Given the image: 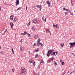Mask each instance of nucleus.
Instances as JSON below:
<instances>
[{
	"mask_svg": "<svg viewBox=\"0 0 75 75\" xmlns=\"http://www.w3.org/2000/svg\"><path fill=\"white\" fill-rule=\"evenodd\" d=\"M33 60H32L31 59H30L29 60V62H30V64H31V63L33 62Z\"/></svg>",
	"mask_w": 75,
	"mask_h": 75,
	"instance_id": "obj_20",
	"label": "nucleus"
},
{
	"mask_svg": "<svg viewBox=\"0 0 75 75\" xmlns=\"http://www.w3.org/2000/svg\"><path fill=\"white\" fill-rule=\"evenodd\" d=\"M7 31V29H6V30L5 31V32H6Z\"/></svg>",
	"mask_w": 75,
	"mask_h": 75,
	"instance_id": "obj_46",
	"label": "nucleus"
},
{
	"mask_svg": "<svg viewBox=\"0 0 75 75\" xmlns=\"http://www.w3.org/2000/svg\"><path fill=\"white\" fill-rule=\"evenodd\" d=\"M56 55H58V52H56Z\"/></svg>",
	"mask_w": 75,
	"mask_h": 75,
	"instance_id": "obj_44",
	"label": "nucleus"
},
{
	"mask_svg": "<svg viewBox=\"0 0 75 75\" xmlns=\"http://www.w3.org/2000/svg\"><path fill=\"white\" fill-rule=\"evenodd\" d=\"M71 3H72V1H71Z\"/></svg>",
	"mask_w": 75,
	"mask_h": 75,
	"instance_id": "obj_58",
	"label": "nucleus"
},
{
	"mask_svg": "<svg viewBox=\"0 0 75 75\" xmlns=\"http://www.w3.org/2000/svg\"><path fill=\"white\" fill-rule=\"evenodd\" d=\"M57 26H58V24H57L56 25H55V24H53V27H55L56 28H57Z\"/></svg>",
	"mask_w": 75,
	"mask_h": 75,
	"instance_id": "obj_18",
	"label": "nucleus"
},
{
	"mask_svg": "<svg viewBox=\"0 0 75 75\" xmlns=\"http://www.w3.org/2000/svg\"><path fill=\"white\" fill-rule=\"evenodd\" d=\"M26 44H28V42H26Z\"/></svg>",
	"mask_w": 75,
	"mask_h": 75,
	"instance_id": "obj_55",
	"label": "nucleus"
},
{
	"mask_svg": "<svg viewBox=\"0 0 75 75\" xmlns=\"http://www.w3.org/2000/svg\"><path fill=\"white\" fill-rule=\"evenodd\" d=\"M71 1H72V0H71Z\"/></svg>",
	"mask_w": 75,
	"mask_h": 75,
	"instance_id": "obj_61",
	"label": "nucleus"
},
{
	"mask_svg": "<svg viewBox=\"0 0 75 75\" xmlns=\"http://www.w3.org/2000/svg\"><path fill=\"white\" fill-rule=\"evenodd\" d=\"M37 7L38 8H39L40 10H41V6L37 5L36 6V7Z\"/></svg>",
	"mask_w": 75,
	"mask_h": 75,
	"instance_id": "obj_12",
	"label": "nucleus"
},
{
	"mask_svg": "<svg viewBox=\"0 0 75 75\" xmlns=\"http://www.w3.org/2000/svg\"><path fill=\"white\" fill-rule=\"evenodd\" d=\"M54 63L55 65H57V62H56L55 61H54Z\"/></svg>",
	"mask_w": 75,
	"mask_h": 75,
	"instance_id": "obj_23",
	"label": "nucleus"
},
{
	"mask_svg": "<svg viewBox=\"0 0 75 75\" xmlns=\"http://www.w3.org/2000/svg\"><path fill=\"white\" fill-rule=\"evenodd\" d=\"M6 50H8L9 49L7 47L6 48Z\"/></svg>",
	"mask_w": 75,
	"mask_h": 75,
	"instance_id": "obj_45",
	"label": "nucleus"
},
{
	"mask_svg": "<svg viewBox=\"0 0 75 75\" xmlns=\"http://www.w3.org/2000/svg\"><path fill=\"white\" fill-rule=\"evenodd\" d=\"M11 49H12V50H11L13 54H14V50H13V49L12 47H11Z\"/></svg>",
	"mask_w": 75,
	"mask_h": 75,
	"instance_id": "obj_22",
	"label": "nucleus"
},
{
	"mask_svg": "<svg viewBox=\"0 0 75 75\" xmlns=\"http://www.w3.org/2000/svg\"><path fill=\"white\" fill-rule=\"evenodd\" d=\"M4 4L5 5H6V4Z\"/></svg>",
	"mask_w": 75,
	"mask_h": 75,
	"instance_id": "obj_59",
	"label": "nucleus"
},
{
	"mask_svg": "<svg viewBox=\"0 0 75 75\" xmlns=\"http://www.w3.org/2000/svg\"><path fill=\"white\" fill-rule=\"evenodd\" d=\"M33 64L34 66H35V62H33Z\"/></svg>",
	"mask_w": 75,
	"mask_h": 75,
	"instance_id": "obj_25",
	"label": "nucleus"
},
{
	"mask_svg": "<svg viewBox=\"0 0 75 75\" xmlns=\"http://www.w3.org/2000/svg\"><path fill=\"white\" fill-rule=\"evenodd\" d=\"M62 61H61V60H60V62H61Z\"/></svg>",
	"mask_w": 75,
	"mask_h": 75,
	"instance_id": "obj_54",
	"label": "nucleus"
},
{
	"mask_svg": "<svg viewBox=\"0 0 75 75\" xmlns=\"http://www.w3.org/2000/svg\"><path fill=\"white\" fill-rule=\"evenodd\" d=\"M0 52V53H3V52Z\"/></svg>",
	"mask_w": 75,
	"mask_h": 75,
	"instance_id": "obj_47",
	"label": "nucleus"
},
{
	"mask_svg": "<svg viewBox=\"0 0 75 75\" xmlns=\"http://www.w3.org/2000/svg\"><path fill=\"white\" fill-rule=\"evenodd\" d=\"M41 75H44V73H42Z\"/></svg>",
	"mask_w": 75,
	"mask_h": 75,
	"instance_id": "obj_48",
	"label": "nucleus"
},
{
	"mask_svg": "<svg viewBox=\"0 0 75 75\" xmlns=\"http://www.w3.org/2000/svg\"><path fill=\"white\" fill-rule=\"evenodd\" d=\"M69 71L68 72H67V74H68V73H69Z\"/></svg>",
	"mask_w": 75,
	"mask_h": 75,
	"instance_id": "obj_51",
	"label": "nucleus"
},
{
	"mask_svg": "<svg viewBox=\"0 0 75 75\" xmlns=\"http://www.w3.org/2000/svg\"><path fill=\"white\" fill-rule=\"evenodd\" d=\"M53 59H54V58L53 57L49 59V61H52V60H53Z\"/></svg>",
	"mask_w": 75,
	"mask_h": 75,
	"instance_id": "obj_21",
	"label": "nucleus"
},
{
	"mask_svg": "<svg viewBox=\"0 0 75 75\" xmlns=\"http://www.w3.org/2000/svg\"><path fill=\"white\" fill-rule=\"evenodd\" d=\"M16 1L17 0H16Z\"/></svg>",
	"mask_w": 75,
	"mask_h": 75,
	"instance_id": "obj_63",
	"label": "nucleus"
},
{
	"mask_svg": "<svg viewBox=\"0 0 75 75\" xmlns=\"http://www.w3.org/2000/svg\"><path fill=\"white\" fill-rule=\"evenodd\" d=\"M66 10V9L65 8H63V10L65 11L66 10Z\"/></svg>",
	"mask_w": 75,
	"mask_h": 75,
	"instance_id": "obj_37",
	"label": "nucleus"
},
{
	"mask_svg": "<svg viewBox=\"0 0 75 75\" xmlns=\"http://www.w3.org/2000/svg\"><path fill=\"white\" fill-rule=\"evenodd\" d=\"M53 54H54V55H55V52H54L53 53Z\"/></svg>",
	"mask_w": 75,
	"mask_h": 75,
	"instance_id": "obj_43",
	"label": "nucleus"
},
{
	"mask_svg": "<svg viewBox=\"0 0 75 75\" xmlns=\"http://www.w3.org/2000/svg\"><path fill=\"white\" fill-rule=\"evenodd\" d=\"M12 71H13V72H14V69H12Z\"/></svg>",
	"mask_w": 75,
	"mask_h": 75,
	"instance_id": "obj_41",
	"label": "nucleus"
},
{
	"mask_svg": "<svg viewBox=\"0 0 75 75\" xmlns=\"http://www.w3.org/2000/svg\"><path fill=\"white\" fill-rule=\"evenodd\" d=\"M50 33V35H51V32L50 31V30L49 29H47L46 30V33Z\"/></svg>",
	"mask_w": 75,
	"mask_h": 75,
	"instance_id": "obj_11",
	"label": "nucleus"
},
{
	"mask_svg": "<svg viewBox=\"0 0 75 75\" xmlns=\"http://www.w3.org/2000/svg\"><path fill=\"white\" fill-rule=\"evenodd\" d=\"M26 34H27L28 35V37H30V34L28 33L27 32H26Z\"/></svg>",
	"mask_w": 75,
	"mask_h": 75,
	"instance_id": "obj_28",
	"label": "nucleus"
},
{
	"mask_svg": "<svg viewBox=\"0 0 75 75\" xmlns=\"http://www.w3.org/2000/svg\"><path fill=\"white\" fill-rule=\"evenodd\" d=\"M66 73V71H65L64 72V73L62 74V75H65V74Z\"/></svg>",
	"mask_w": 75,
	"mask_h": 75,
	"instance_id": "obj_33",
	"label": "nucleus"
},
{
	"mask_svg": "<svg viewBox=\"0 0 75 75\" xmlns=\"http://www.w3.org/2000/svg\"><path fill=\"white\" fill-rule=\"evenodd\" d=\"M69 44L71 46H70V48H73L74 46H75V42H74L73 43L70 42L69 43Z\"/></svg>",
	"mask_w": 75,
	"mask_h": 75,
	"instance_id": "obj_3",
	"label": "nucleus"
},
{
	"mask_svg": "<svg viewBox=\"0 0 75 75\" xmlns=\"http://www.w3.org/2000/svg\"><path fill=\"white\" fill-rule=\"evenodd\" d=\"M30 22H29L27 26L28 27H29V26H30Z\"/></svg>",
	"mask_w": 75,
	"mask_h": 75,
	"instance_id": "obj_29",
	"label": "nucleus"
},
{
	"mask_svg": "<svg viewBox=\"0 0 75 75\" xmlns=\"http://www.w3.org/2000/svg\"><path fill=\"white\" fill-rule=\"evenodd\" d=\"M70 14H71V16H73V13L71 12L70 13Z\"/></svg>",
	"mask_w": 75,
	"mask_h": 75,
	"instance_id": "obj_40",
	"label": "nucleus"
},
{
	"mask_svg": "<svg viewBox=\"0 0 75 75\" xmlns=\"http://www.w3.org/2000/svg\"><path fill=\"white\" fill-rule=\"evenodd\" d=\"M65 10L66 11H68L69 9H66Z\"/></svg>",
	"mask_w": 75,
	"mask_h": 75,
	"instance_id": "obj_36",
	"label": "nucleus"
},
{
	"mask_svg": "<svg viewBox=\"0 0 75 75\" xmlns=\"http://www.w3.org/2000/svg\"><path fill=\"white\" fill-rule=\"evenodd\" d=\"M41 63H42V64H44V61H43V60H41Z\"/></svg>",
	"mask_w": 75,
	"mask_h": 75,
	"instance_id": "obj_32",
	"label": "nucleus"
},
{
	"mask_svg": "<svg viewBox=\"0 0 75 75\" xmlns=\"http://www.w3.org/2000/svg\"><path fill=\"white\" fill-rule=\"evenodd\" d=\"M1 46H0V49H1Z\"/></svg>",
	"mask_w": 75,
	"mask_h": 75,
	"instance_id": "obj_53",
	"label": "nucleus"
},
{
	"mask_svg": "<svg viewBox=\"0 0 75 75\" xmlns=\"http://www.w3.org/2000/svg\"><path fill=\"white\" fill-rule=\"evenodd\" d=\"M54 51V50H51L49 51H48V53H47V56L48 57H49V56L50 55V54H51V53H52V52H53Z\"/></svg>",
	"mask_w": 75,
	"mask_h": 75,
	"instance_id": "obj_2",
	"label": "nucleus"
},
{
	"mask_svg": "<svg viewBox=\"0 0 75 75\" xmlns=\"http://www.w3.org/2000/svg\"><path fill=\"white\" fill-rule=\"evenodd\" d=\"M43 18H44V16H43L42 17V20H43V21H46V19H47V18H45L44 19H43Z\"/></svg>",
	"mask_w": 75,
	"mask_h": 75,
	"instance_id": "obj_19",
	"label": "nucleus"
},
{
	"mask_svg": "<svg viewBox=\"0 0 75 75\" xmlns=\"http://www.w3.org/2000/svg\"><path fill=\"white\" fill-rule=\"evenodd\" d=\"M72 72H71L70 75H71V74H72Z\"/></svg>",
	"mask_w": 75,
	"mask_h": 75,
	"instance_id": "obj_50",
	"label": "nucleus"
},
{
	"mask_svg": "<svg viewBox=\"0 0 75 75\" xmlns=\"http://www.w3.org/2000/svg\"><path fill=\"white\" fill-rule=\"evenodd\" d=\"M68 12H65V15H67V14H68Z\"/></svg>",
	"mask_w": 75,
	"mask_h": 75,
	"instance_id": "obj_34",
	"label": "nucleus"
},
{
	"mask_svg": "<svg viewBox=\"0 0 75 75\" xmlns=\"http://www.w3.org/2000/svg\"><path fill=\"white\" fill-rule=\"evenodd\" d=\"M13 21H18V18H14Z\"/></svg>",
	"mask_w": 75,
	"mask_h": 75,
	"instance_id": "obj_14",
	"label": "nucleus"
},
{
	"mask_svg": "<svg viewBox=\"0 0 75 75\" xmlns=\"http://www.w3.org/2000/svg\"><path fill=\"white\" fill-rule=\"evenodd\" d=\"M69 11V13H71V11L69 10V11Z\"/></svg>",
	"mask_w": 75,
	"mask_h": 75,
	"instance_id": "obj_38",
	"label": "nucleus"
},
{
	"mask_svg": "<svg viewBox=\"0 0 75 75\" xmlns=\"http://www.w3.org/2000/svg\"><path fill=\"white\" fill-rule=\"evenodd\" d=\"M35 45H36V46H37V43H35L33 45V47H35Z\"/></svg>",
	"mask_w": 75,
	"mask_h": 75,
	"instance_id": "obj_26",
	"label": "nucleus"
},
{
	"mask_svg": "<svg viewBox=\"0 0 75 75\" xmlns=\"http://www.w3.org/2000/svg\"><path fill=\"white\" fill-rule=\"evenodd\" d=\"M33 22L34 24H36V23H37V22H38V20L37 19H33Z\"/></svg>",
	"mask_w": 75,
	"mask_h": 75,
	"instance_id": "obj_5",
	"label": "nucleus"
},
{
	"mask_svg": "<svg viewBox=\"0 0 75 75\" xmlns=\"http://www.w3.org/2000/svg\"><path fill=\"white\" fill-rule=\"evenodd\" d=\"M13 15H11L10 16V20H13Z\"/></svg>",
	"mask_w": 75,
	"mask_h": 75,
	"instance_id": "obj_10",
	"label": "nucleus"
},
{
	"mask_svg": "<svg viewBox=\"0 0 75 75\" xmlns=\"http://www.w3.org/2000/svg\"><path fill=\"white\" fill-rule=\"evenodd\" d=\"M26 10H27V6H26Z\"/></svg>",
	"mask_w": 75,
	"mask_h": 75,
	"instance_id": "obj_42",
	"label": "nucleus"
},
{
	"mask_svg": "<svg viewBox=\"0 0 75 75\" xmlns=\"http://www.w3.org/2000/svg\"><path fill=\"white\" fill-rule=\"evenodd\" d=\"M22 41H23V40L22 39H21V40H20V41L21 42H22Z\"/></svg>",
	"mask_w": 75,
	"mask_h": 75,
	"instance_id": "obj_39",
	"label": "nucleus"
},
{
	"mask_svg": "<svg viewBox=\"0 0 75 75\" xmlns=\"http://www.w3.org/2000/svg\"><path fill=\"white\" fill-rule=\"evenodd\" d=\"M64 62H62V65H64Z\"/></svg>",
	"mask_w": 75,
	"mask_h": 75,
	"instance_id": "obj_31",
	"label": "nucleus"
},
{
	"mask_svg": "<svg viewBox=\"0 0 75 75\" xmlns=\"http://www.w3.org/2000/svg\"><path fill=\"white\" fill-rule=\"evenodd\" d=\"M21 71H23V72H26V70L25 69L24 67H21Z\"/></svg>",
	"mask_w": 75,
	"mask_h": 75,
	"instance_id": "obj_7",
	"label": "nucleus"
},
{
	"mask_svg": "<svg viewBox=\"0 0 75 75\" xmlns=\"http://www.w3.org/2000/svg\"><path fill=\"white\" fill-rule=\"evenodd\" d=\"M38 54H36L35 56V58H37V57H38Z\"/></svg>",
	"mask_w": 75,
	"mask_h": 75,
	"instance_id": "obj_30",
	"label": "nucleus"
},
{
	"mask_svg": "<svg viewBox=\"0 0 75 75\" xmlns=\"http://www.w3.org/2000/svg\"><path fill=\"white\" fill-rule=\"evenodd\" d=\"M60 45H61V47H64V43L61 44Z\"/></svg>",
	"mask_w": 75,
	"mask_h": 75,
	"instance_id": "obj_27",
	"label": "nucleus"
},
{
	"mask_svg": "<svg viewBox=\"0 0 75 75\" xmlns=\"http://www.w3.org/2000/svg\"><path fill=\"white\" fill-rule=\"evenodd\" d=\"M74 56L75 57V54H74Z\"/></svg>",
	"mask_w": 75,
	"mask_h": 75,
	"instance_id": "obj_57",
	"label": "nucleus"
},
{
	"mask_svg": "<svg viewBox=\"0 0 75 75\" xmlns=\"http://www.w3.org/2000/svg\"><path fill=\"white\" fill-rule=\"evenodd\" d=\"M39 50L40 49L39 48H37L35 50V52H38Z\"/></svg>",
	"mask_w": 75,
	"mask_h": 75,
	"instance_id": "obj_16",
	"label": "nucleus"
},
{
	"mask_svg": "<svg viewBox=\"0 0 75 75\" xmlns=\"http://www.w3.org/2000/svg\"><path fill=\"white\" fill-rule=\"evenodd\" d=\"M46 3L47 4H48L49 7H50L51 2H50V1H47L46 2Z\"/></svg>",
	"mask_w": 75,
	"mask_h": 75,
	"instance_id": "obj_8",
	"label": "nucleus"
},
{
	"mask_svg": "<svg viewBox=\"0 0 75 75\" xmlns=\"http://www.w3.org/2000/svg\"><path fill=\"white\" fill-rule=\"evenodd\" d=\"M41 41V39L40 38H38V40L37 42V46L40 45V47H42V43L40 42Z\"/></svg>",
	"mask_w": 75,
	"mask_h": 75,
	"instance_id": "obj_1",
	"label": "nucleus"
},
{
	"mask_svg": "<svg viewBox=\"0 0 75 75\" xmlns=\"http://www.w3.org/2000/svg\"><path fill=\"white\" fill-rule=\"evenodd\" d=\"M9 25L11 26V28L12 29L13 26H14V24L12 22H10L9 23Z\"/></svg>",
	"mask_w": 75,
	"mask_h": 75,
	"instance_id": "obj_6",
	"label": "nucleus"
},
{
	"mask_svg": "<svg viewBox=\"0 0 75 75\" xmlns=\"http://www.w3.org/2000/svg\"><path fill=\"white\" fill-rule=\"evenodd\" d=\"M52 55H53V53L51 54V56Z\"/></svg>",
	"mask_w": 75,
	"mask_h": 75,
	"instance_id": "obj_49",
	"label": "nucleus"
},
{
	"mask_svg": "<svg viewBox=\"0 0 75 75\" xmlns=\"http://www.w3.org/2000/svg\"><path fill=\"white\" fill-rule=\"evenodd\" d=\"M0 10H1V8L0 7Z\"/></svg>",
	"mask_w": 75,
	"mask_h": 75,
	"instance_id": "obj_56",
	"label": "nucleus"
},
{
	"mask_svg": "<svg viewBox=\"0 0 75 75\" xmlns=\"http://www.w3.org/2000/svg\"><path fill=\"white\" fill-rule=\"evenodd\" d=\"M4 75H6V74H5Z\"/></svg>",
	"mask_w": 75,
	"mask_h": 75,
	"instance_id": "obj_62",
	"label": "nucleus"
},
{
	"mask_svg": "<svg viewBox=\"0 0 75 75\" xmlns=\"http://www.w3.org/2000/svg\"><path fill=\"white\" fill-rule=\"evenodd\" d=\"M26 32H24L23 33H22L21 34V35H26Z\"/></svg>",
	"mask_w": 75,
	"mask_h": 75,
	"instance_id": "obj_17",
	"label": "nucleus"
},
{
	"mask_svg": "<svg viewBox=\"0 0 75 75\" xmlns=\"http://www.w3.org/2000/svg\"><path fill=\"white\" fill-rule=\"evenodd\" d=\"M35 75H37V73H36V74H35Z\"/></svg>",
	"mask_w": 75,
	"mask_h": 75,
	"instance_id": "obj_52",
	"label": "nucleus"
},
{
	"mask_svg": "<svg viewBox=\"0 0 75 75\" xmlns=\"http://www.w3.org/2000/svg\"><path fill=\"white\" fill-rule=\"evenodd\" d=\"M19 4V0H17L16 1V6H17Z\"/></svg>",
	"mask_w": 75,
	"mask_h": 75,
	"instance_id": "obj_15",
	"label": "nucleus"
},
{
	"mask_svg": "<svg viewBox=\"0 0 75 75\" xmlns=\"http://www.w3.org/2000/svg\"><path fill=\"white\" fill-rule=\"evenodd\" d=\"M33 38L35 40H37V38H39L38 35V34L35 35H34Z\"/></svg>",
	"mask_w": 75,
	"mask_h": 75,
	"instance_id": "obj_4",
	"label": "nucleus"
},
{
	"mask_svg": "<svg viewBox=\"0 0 75 75\" xmlns=\"http://www.w3.org/2000/svg\"><path fill=\"white\" fill-rule=\"evenodd\" d=\"M20 7L18 8V9H17V10H19L20 9Z\"/></svg>",
	"mask_w": 75,
	"mask_h": 75,
	"instance_id": "obj_35",
	"label": "nucleus"
},
{
	"mask_svg": "<svg viewBox=\"0 0 75 75\" xmlns=\"http://www.w3.org/2000/svg\"><path fill=\"white\" fill-rule=\"evenodd\" d=\"M38 67H39V66H38Z\"/></svg>",
	"mask_w": 75,
	"mask_h": 75,
	"instance_id": "obj_60",
	"label": "nucleus"
},
{
	"mask_svg": "<svg viewBox=\"0 0 75 75\" xmlns=\"http://www.w3.org/2000/svg\"><path fill=\"white\" fill-rule=\"evenodd\" d=\"M24 50V48H23V47H21V51H23Z\"/></svg>",
	"mask_w": 75,
	"mask_h": 75,
	"instance_id": "obj_24",
	"label": "nucleus"
},
{
	"mask_svg": "<svg viewBox=\"0 0 75 75\" xmlns=\"http://www.w3.org/2000/svg\"><path fill=\"white\" fill-rule=\"evenodd\" d=\"M32 29L33 31H35V28L34 26H33L32 27Z\"/></svg>",
	"mask_w": 75,
	"mask_h": 75,
	"instance_id": "obj_13",
	"label": "nucleus"
},
{
	"mask_svg": "<svg viewBox=\"0 0 75 75\" xmlns=\"http://www.w3.org/2000/svg\"><path fill=\"white\" fill-rule=\"evenodd\" d=\"M20 75H25V74L24 73V72L23 71H21L20 73Z\"/></svg>",
	"mask_w": 75,
	"mask_h": 75,
	"instance_id": "obj_9",
	"label": "nucleus"
}]
</instances>
